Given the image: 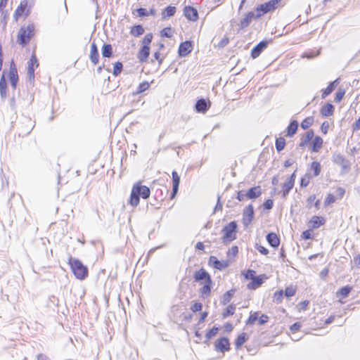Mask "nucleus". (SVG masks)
I'll return each mask as SVG.
<instances>
[{
  "mask_svg": "<svg viewBox=\"0 0 360 360\" xmlns=\"http://www.w3.org/2000/svg\"><path fill=\"white\" fill-rule=\"evenodd\" d=\"M262 195V189L259 186H253L247 191L248 199L254 200Z\"/></svg>",
  "mask_w": 360,
  "mask_h": 360,
  "instance_id": "4be33fe9",
  "label": "nucleus"
},
{
  "mask_svg": "<svg viewBox=\"0 0 360 360\" xmlns=\"http://www.w3.org/2000/svg\"><path fill=\"white\" fill-rule=\"evenodd\" d=\"M202 304L200 302H195L192 307H191V310L193 311V312H196V311H200L202 310Z\"/></svg>",
  "mask_w": 360,
  "mask_h": 360,
  "instance_id": "69168bd1",
  "label": "nucleus"
},
{
  "mask_svg": "<svg viewBox=\"0 0 360 360\" xmlns=\"http://www.w3.org/2000/svg\"><path fill=\"white\" fill-rule=\"evenodd\" d=\"M149 87H150V83L148 82L147 81H144L139 84V85L138 86V87L136 89V91L133 93V95L136 96V95L140 94L144 92L145 91L148 90L149 89Z\"/></svg>",
  "mask_w": 360,
  "mask_h": 360,
  "instance_id": "e433bc0d",
  "label": "nucleus"
},
{
  "mask_svg": "<svg viewBox=\"0 0 360 360\" xmlns=\"http://www.w3.org/2000/svg\"><path fill=\"white\" fill-rule=\"evenodd\" d=\"M285 139L283 137H278L276 139L275 146L278 152L283 150L285 146Z\"/></svg>",
  "mask_w": 360,
  "mask_h": 360,
  "instance_id": "a19ab883",
  "label": "nucleus"
},
{
  "mask_svg": "<svg viewBox=\"0 0 360 360\" xmlns=\"http://www.w3.org/2000/svg\"><path fill=\"white\" fill-rule=\"evenodd\" d=\"M266 277L262 275V276H255L252 280V282H250L248 285V289H250V290H255L256 288H257L258 287H259L262 283H263V280L264 278H265Z\"/></svg>",
  "mask_w": 360,
  "mask_h": 360,
  "instance_id": "cd10ccee",
  "label": "nucleus"
},
{
  "mask_svg": "<svg viewBox=\"0 0 360 360\" xmlns=\"http://www.w3.org/2000/svg\"><path fill=\"white\" fill-rule=\"evenodd\" d=\"M144 33V28L141 25H134L131 28L130 34L137 37L139 36L142 35Z\"/></svg>",
  "mask_w": 360,
  "mask_h": 360,
  "instance_id": "c9c22d12",
  "label": "nucleus"
},
{
  "mask_svg": "<svg viewBox=\"0 0 360 360\" xmlns=\"http://www.w3.org/2000/svg\"><path fill=\"white\" fill-rule=\"evenodd\" d=\"M326 223V219L323 217L313 216L308 221V227L311 229H317Z\"/></svg>",
  "mask_w": 360,
  "mask_h": 360,
  "instance_id": "ddd939ff",
  "label": "nucleus"
},
{
  "mask_svg": "<svg viewBox=\"0 0 360 360\" xmlns=\"http://www.w3.org/2000/svg\"><path fill=\"white\" fill-rule=\"evenodd\" d=\"M314 138V132L312 129L307 131L304 138L300 141L299 146L301 148L306 147L309 143L310 144L311 141Z\"/></svg>",
  "mask_w": 360,
  "mask_h": 360,
  "instance_id": "b1692460",
  "label": "nucleus"
},
{
  "mask_svg": "<svg viewBox=\"0 0 360 360\" xmlns=\"http://www.w3.org/2000/svg\"><path fill=\"white\" fill-rule=\"evenodd\" d=\"M298 128V122L296 120L292 121L287 127V134L288 136H292L295 134Z\"/></svg>",
  "mask_w": 360,
  "mask_h": 360,
  "instance_id": "f704fd0d",
  "label": "nucleus"
},
{
  "mask_svg": "<svg viewBox=\"0 0 360 360\" xmlns=\"http://www.w3.org/2000/svg\"><path fill=\"white\" fill-rule=\"evenodd\" d=\"M267 46V43L266 41H260L255 47L252 49L251 56L252 58H257L262 51L265 49Z\"/></svg>",
  "mask_w": 360,
  "mask_h": 360,
  "instance_id": "5701e85b",
  "label": "nucleus"
},
{
  "mask_svg": "<svg viewBox=\"0 0 360 360\" xmlns=\"http://www.w3.org/2000/svg\"><path fill=\"white\" fill-rule=\"evenodd\" d=\"M233 292H234V291L233 290L226 292L221 298V304L224 305H226V304H228L231 301V300L233 295Z\"/></svg>",
  "mask_w": 360,
  "mask_h": 360,
  "instance_id": "37998d69",
  "label": "nucleus"
},
{
  "mask_svg": "<svg viewBox=\"0 0 360 360\" xmlns=\"http://www.w3.org/2000/svg\"><path fill=\"white\" fill-rule=\"evenodd\" d=\"M39 64L34 53H32L27 62V76L32 81L34 79L35 69L39 67Z\"/></svg>",
  "mask_w": 360,
  "mask_h": 360,
  "instance_id": "1a4fd4ad",
  "label": "nucleus"
},
{
  "mask_svg": "<svg viewBox=\"0 0 360 360\" xmlns=\"http://www.w3.org/2000/svg\"><path fill=\"white\" fill-rule=\"evenodd\" d=\"M209 264L214 267L215 269L221 270L227 266V264L224 262H221L217 259L214 256H211L209 259Z\"/></svg>",
  "mask_w": 360,
  "mask_h": 360,
  "instance_id": "393cba45",
  "label": "nucleus"
},
{
  "mask_svg": "<svg viewBox=\"0 0 360 360\" xmlns=\"http://www.w3.org/2000/svg\"><path fill=\"white\" fill-rule=\"evenodd\" d=\"M0 94L1 97L5 98L7 95V85L6 82V71H4L0 79Z\"/></svg>",
  "mask_w": 360,
  "mask_h": 360,
  "instance_id": "2f4dec72",
  "label": "nucleus"
},
{
  "mask_svg": "<svg viewBox=\"0 0 360 360\" xmlns=\"http://www.w3.org/2000/svg\"><path fill=\"white\" fill-rule=\"evenodd\" d=\"M192 50V43L190 41H185L180 44L178 52L180 56H186Z\"/></svg>",
  "mask_w": 360,
  "mask_h": 360,
  "instance_id": "2eb2a0df",
  "label": "nucleus"
},
{
  "mask_svg": "<svg viewBox=\"0 0 360 360\" xmlns=\"http://www.w3.org/2000/svg\"><path fill=\"white\" fill-rule=\"evenodd\" d=\"M313 176L311 175V173L308 172V173H306L302 178H301V180H300V186L302 187H307L310 181H311V179Z\"/></svg>",
  "mask_w": 360,
  "mask_h": 360,
  "instance_id": "c03bdc74",
  "label": "nucleus"
},
{
  "mask_svg": "<svg viewBox=\"0 0 360 360\" xmlns=\"http://www.w3.org/2000/svg\"><path fill=\"white\" fill-rule=\"evenodd\" d=\"M218 332V328L217 327H213L211 330H210L207 334H206V338L207 339H210L212 338V337L215 336L217 335Z\"/></svg>",
  "mask_w": 360,
  "mask_h": 360,
  "instance_id": "052dcab7",
  "label": "nucleus"
},
{
  "mask_svg": "<svg viewBox=\"0 0 360 360\" xmlns=\"http://www.w3.org/2000/svg\"><path fill=\"white\" fill-rule=\"evenodd\" d=\"M295 172L292 173L288 181L282 185V193L283 197H285L290 191L293 188L295 181Z\"/></svg>",
  "mask_w": 360,
  "mask_h": 360,
  "instance_id": "4468645a",
  "label": "nucleus"
},
{
  "mask_svg": "<svg viewBox=\"0 0 360 360\" xmlns=\"http://www.w3.org/2000/svg\"><path fill=\"white\" fill-rule=\"evenodd\" d=\"M295 292L296 288L295 286L290 285L285 289L284 295L287 297H291L295 295Z\"/></svg>",
  "mask_w": 360,
  "mask_h": 360,
  "instance_id": "09e8293b",
  "label": "nucleus"
},
{
  "mask_svg": "<svg viewBox=\"0 0 360 360\" xmlns=\"http://www.w3.org/2000/svg\"><path fill=\"white\" fill-rule=\"evenodd\" d=\"M237 229V224L236 221H231L225 226L222 230L223 232V241L231 242L236 239Z\"/></svg>",
  "mask_w": 360,
  "mask_h": 360,
  "instance_id": "39448f33",
  "label": "nucleus"
},
{
  "mask_svg": "<svg viewBox=\"0 0 360 360\" xmlns=\"http://www.w3.org/2000/svg\"><path fill=\"white\" fill-rule=\"evenodd\" d=\"M283 297V291L282 290H278L274 292V300L277 303H281L282 302Z\"/></svg>",
  "mask_w": 360,
  "mask_h": 360,
  "instance_id": "864d4df0",
  "label": "nucleus"
},
{
  "mask_svg": "<svg viewBox=\"0 0 360 360\" xmlns=\"http://www.w3.org/2000/svg\"><path fill=\"white\" fill-rule=\"evenodd\" d=\"M255 18H257L256 14L255 15L253 12L250 11L247 13L244 18L240 21L239 26L240 29L246 28Z\"/></svg>",
  "mask_w": 360,
  "mask_h": 360,
  "instance_id": "aec40b11",
  "label": "nucleus"
},
{
  "mask_svg": "<svg viewBox=\"0 0 360 360\" xmlns=\"http://www.w3.org/2000/svg\"><path fill=\"white\" fill-rule=\"evenodd\" d=\"M122 68H123V65H122V63H120V62L115 63L114 65L113 71H112L113 75L115 77L118 76L121 73V72L122 70Z\"/></svg>",
  "mask_w": 360,
  "mask_h": 360,
  "instance_id": "8fccbe9b",
  "label": "nucleus"
},
{
  "mask_svg": "<svg viewBox=\"0 0 360 360\" xmlns=\"http://www.w3.org/2000/svg\"><path fill=\"white\" fill-rule=\"evenodd\" d=\"M244 276L248 280H252L256 276L255 271L254 270L249 269L244 274Z\"/></svg>",
  "mask_w": 360,
  "mask_h": 360,
  "instance_id": "bf43d9fd",
  "label": "nucleus"
},
{
  "mask_svg": "<svg viewBox=\"0 0 360 360\" xmlns=\"http://www.w3.org/2000/svg\"><path fill=\"white\" fill-rule=\"evenodd\" d=\"M136 12L138 13V15L139 17H145L149 15L148 11L143 8H140L136 10Z\"/></svg>",
  "mask_w": 360,
  "mask_h": 360,
  "instance_id": "0e129e2a",
  "label": "nucleus"
},
{
  "mask_svg": "<svg viewBox=\"0 0 360 360\" xmlns=\"http://www.w3.org/2000/svg\"><path fill=\"white\" fill-rule=\"evenodd\" d=\"M89 58L94 65H97L99 61V53L95 42L91 44Z\"/></svg>",
  "mask_w": 360,
  "mask_h": 360,
  "instance_id": "412c9836",
  "label": "nucleus"
},
{
  "mask_svg": "<svg viewBox=\"0 0 360 360\" xmlns=\"http://www.w3.org/2000/svg\"><path fill=\"white\" fill-rule=\"evenodd\" d=\"M274 206V200L272 199H267L263 203L264 209L271 210Z\"/></svg>",
  "mask_w": 360,
  "mask_h": 360,
  "instance_id": "13d9d810",
  "label": "nucleus"
},
{
  "mask_svg": "<svg viewBox=\"0 0 360 360\" xmlns=\"http://www.w3.org/2000/svg\"><path fill=\"white\" fill-rule=\"evenodd\" d=\"M236 307L233 304H231L227 307V308L222 313V316L224 318H226L229 316L233 315L235 312Z\"/></svg>",
  "mask_w": 360,
  "mask_h": 360,
  "instance_id": "de8ad7c7",
  "label": "nucleus"
},
{
  "mask_svg": "<svg viewBox=\"0 0 360 360\" xmlns=\"http://www.w3.org/2000/svg\"><path fill=\"white\" fill-rule=\"evenodd\" d=\"M246 340H247L246 334L245 333L240 334L236 340L235 344H236V348H239L240 347H241L245 342Z\"/></svg>",
  "mask_w": 360,
  "mask_h": 360,
  "instance_id": "49530a36",
  "label": "nucleus"
},
{
  "mask_svg": "<svg viewBox=\"0 0 360 360\" xmlns=\"http://www.w3.org/2000/svg\"><path fill=\"white\" fill-rule=\"evenodd\" d=\"M254 217H255L254 207L252 204H250L248 206H246L243 211V218H242L243 224L245 226H249L253 221Z\"/></svg>",
  "mask_w": 360,
  "mask_h": 360,
  "instance_id": "6e6552de",
  "label": "nucleus"
},
{
  "mask_svg": "<svg viewBox=\"0 0 360 360\" xmlns=\"http://www.w3.org/2000/svg\"><path fill=\"white\" fill-rule=\"evenodd\" d=\"M184 15L189 21L196 22L198 18V12L196 8L191 6H186L184 8Z\"/></svg>",
  "mask_w": 360,
  "mask_h": 360,
  "instance_id": "9b49d317",
  "label": "nucleus"
},
{
  "mask_svg": "<svg viewBox=\"0 0 360 360\" xmlns=\"http://www.w3.org/2000/svg\"><path fill=\"white\" fill-rule=\"evenodd\" d=\"M8 78L11 83L13 89H16L17 83L18 82V75L16 66L13 62L10 64L9 71L8 72Z\"/></svg>",
  "mask_w": 360,
  "mask_h": 360,
  "instance_id": "9d476101",
  "label": "nucleus"
},
{
  "mask_svg": "<svg viewBox=\"0 0 360 360\" xmlns=\"http://www.w3.org/2000/svg\"><path fill=\"white\" fill-rule=\"evenodd\" d=\"M150 55V46L143 45L138 53V58L141 62H146Z\"/></svg>",
  "mask_w": 360,
  "mask_h": 360,
  "instance_id": "a878e982",
  "label": "nucleus"
},
{
  "mask_svg": "<svg viewBox=\"0 0 360 360\" xmlns=\"http://www.w3.org/2000/svg\"><path fill=\"white\" fill-rule=\"evenodd\" d=\"M247 192L244 191H239L237 193L236 199L238 201H244L245 199H248Z\"/></svg>",
  "mask_w": 360,
  "mask_h": 360,
  "instance_id": "4d7b16f0",
  "label": "nucleus"
},
{
  "mask_svg": "<svg viewBox=\"0 0 360 360\" xmlns=\"http://www.w3.org/2000/svg\"><path fill=\"white\" fill-rule=\"evenodd\" d=\"M203 284H204V285L200 290V293L201 295V297H207L210 295L212 282L209 283L207 281L206 283H204Z\"/></svg>",
  "mask_w": 360,
  "mask_h": 360,
  "instance_id": "72a5a7b5",
  "label": "nucleus"
},
{
  "mask_svg": "<svg viewBox=\"0 0 360 360\" xmlns=\"http://www.w3.org/2000/svg\"><path fill=\"white\" fill-rule=\"evenodd\" d=\"M174 29L172 27H167L160 31L162 37L171 38L174 34Z\"/></svg>",
  "mask_w": 360,
  "mask_h": 360,
  "instance_id": "79ce46f5",
  "label": "nucleus"
},
{
  "mask_svg": "<svg viewBox=\"0 0 360 360\" xmlns=\"http://www.w3.org/2000/svg\"><path fill=\"white\" fill-rule=\"evenodd\" d=\"M259 313L258 312H254L250 314V317L246 321L247 326H251L254 324V323L258 319Z\"/></svg>",
  "mask_w": 360,
  "mask_h": 360,
  "instance_id": "3c124183",
  "label": "nucleus"
},
{
  "mask_svg": "<svg viewBox=\"0 0 360 360\" xmlns=\"http://www.w3.org/2000/svg\"><path fill=\"white\" fill-rule=\"evenodd\" d=\"M102 55L103 57L110 58L112 55V46L109 44H105L102 47Z\"/></svg>",
  "mask_w": 360,
  "mask_h": 360,
  "instance_id": "58836bf2",
  "label": "nucleus"
},
{
  "mask_svg": "<svg viewBox=\"0 0 360 360\" xmlns=\"http://www.w3.org/2000/svg\"><path fill=\"white\" fill-rule=\"evenodd\" d=\"M152 39H153V34L149 33V34H147L143 39V45H148L149 46L151 41H152Z\"/></svg>",
  "mask_w": 360,
  "mask_h": 360,
  "instance_id": "e2e57ef3",
  "label": "nucleus"
},
{
  "mask_svg": "<svg viewBox=\"0 0 360 360\" xmlns=\"http://www.w3.org/2000/svg\"><path fill=\"white\" fill-rule=\"evenodd\" d=\"M301 328V324L299 323H295L293 325L290 326V330L292 333H295L300 330Z\"/></svg>",
  "mask_w": 360,
  "mask_h": 360,
  "instance_id": "774afa93",
  "label": "nucleus"
},
{
  "mask_svg": "<svg viewBox=\"0 0 360 360\" xmlns=\"http://www.w3.org/2000/svg\"><path fill=\"white\" fill-rule=\"evenodd\" d=\"M330 124L328 121H324L321 125V131L323 134H326L330 127Z\"/></svg>",
  "mask_w": 360,
  "mask_h": 360,
  "instance_id": "5fc2aeb1",
  "label": "nucleus"
},
{
  "mask_svg": "<svg viewBox=\"0 0 360 360\" xmlns=\"http://www.w3.org/2000/svg\"><path fill=\"white\" fill-rule=\"evenodd\" d=\"M352 288L349 286H345L340 289V290L337 292L338 297H342V298L348 296Z\"/></svg>",
  "mask_w": 360,
  "mask_h": 360,
  "instance_id": "a18cd8bd",
  "label": "nucleus"
},
{
  "mask_svg": "<svg viewBox=\"0 0 360 360\" xmlns=\"http://www.w3.org/2000/svg\"><path fill=\"white\" fill-rule=\"evenodd\" d=\"M320 112L323 117L330 116L334 112V107L330 103H326L321 107Z\"/></svg>",
  "mask_w": 360,
  "mask_h": 360,
  "instance_id": "7c9ffc66",
  "label": "nucleus"
},
{
  "mask_svg": "<svg viewBox=\"0 0 360 360\" xmlns=\"http://www.w3.org/2000/svg\"><path fill=\"white\" fill-rule=\"evenodd\" d=\"M309 172H312L311 175L313 177L318 176L321 174V166L320 162L317 161H314L311 163L309 167Z\"/></svg>",
  "mask_w": 360,
  "mask_h": 360,
  "instance_id": "c756f323",
  "label": "nucleus"
},
{
  "mask_svg": "<svg viewBox=\"0 0 360 360\" xmlns=\"http://www.w3.org/2000/svg\"><path fill=\"white\" fill-rule=\"evenodd\" d=\"M268 320H269L268 316H266L265 314H262L258 319V323L259 325H263V324L266 323L268 321Z\"/></svg>",
  "mask_w": 360,
  "mask_h": 360,
  "instance_id": "338daca9",
  "label": "nucleus"
},
{
  "mask_svg": "<svg viewBox=\"0 0 360 360\" xmlns=\"http://www.w3.org/2000/svg\"><path fill=\"white\" fill-rule=\"evenodd\" d=\"M150 195V188L141 184V181L136 182L132 186L129 204L135 207L140 202V197L143 199H148Z\"/></svg>",
  "mask_w": 360,
  "mask_h": 360,
  "instance_id": "f257e3e1",
  "label": "nucleus"
},
{
  "mask_svg": "<svg viewBox=\"0 0 360 360\" xmlns=\"http://www.w3.org/2000/svg\"><path fill=\"white\" fill-rule=\"evenodd\" d=\"M281 0H270L268 2L262 4L256 8V18H260L265 13L275 11Z\"/></svg>",
  "mask_w": 360,
  "mask_h": 360,
  "instance_id": "20e7f679",
  "label": "nucleus"
},
{
  "mask_svg": "<svg viewBox=\"0 0 360 360\" xmlns=\"http://www.w3.org/2000/svg\"><path fill=\"white\" fill-rule=\"evenodd\" d=\"M176 8L175 6H169L166 7L162 11V18L163 19L170 18L173 16L176 13Z\"/></svg>",
  "mask_w": 360,
  "mask_h": 360,
  "instance_id": "473e14b6",
  "label": "nucleus"
},
{
  "mask_svg": "<svg viewBox=\"0 0 360 360\" xmlns=\"http://www.w3.org/2000/svg\"><path fill=\"white\" fill-rule=\"evenodd\" d=\"M316 195L315 194L309 195L307 199V202L308 203V207H311L314 202L316 200Z\"/></svg>",
  "mask_w": 360,
  "mask_h": 360,
  "instance_id": "680f3d73",
  "label": "nucleus"
},
{
  "mask_svg": "<svg viewBox=\"0 0 360 360\" xmlns=\"http://www.w3.org/2000/svg\"><path fill=\"white\" fill-rule=\"evenodd\" d=\"M323 139L319 136H316L310 142V150L312 152L318 153L323 147Z\"/></svg>",
  "mask_w": 360,
  "mask_h": 360,
  "instance_id": "a211bd4d",
  "label": "nucleus"
},
{
  "mask_svg": "<svg viewBox=\"0 0 360 360\" xmlns=\"http://www.w3.org/2000/svg\"><path fill=\"white\" fill-rule=\"evenodd\" d=\"M211 106V102L201 98L197 101L195 103V111L197 112L205 113Z\"/></svg>",
  "mask_w": 360,
  "mask_h": 360,
  "instance_id": "dca6fc26",
  "label": "nucleus"
},
{
  "mask_svg": "<svg viewBox=\"0 0 360 360\" xmlns=\"http://www.w3.org/2000/svg\"><path fill=\"white\" fill-rule=\"evenodd\" d=\"M35 34V26L30 23L26 26H22L17 36V41L19 44L25 46L27 45Z\"/></svg>",
  "mask_w": 360,
  "mask_h": 360,
  "instance_id": "f03ea898",
  "label": "nucleus"
},
{
  "mask_svg": "<svg viewBox=\"0 0 360 360\" xmlns=\"http://www.w3.org/2000/svg\"><path fill=\"white\" fill-rule=\"evenodd\" d=\"M68 264L75 277L79 280H84L88 276V269L78 259L70 257Z\"/></svg>",
  "mask_w": 360,
  "mask_h": 360,
  "instance_id": "7ed1b4c3",
  "label": "nucleus"
},
{
  "mask_svg": "<svg viewBox=\"0 0 360 360\" xmlns=\"http://www.w3.org/2000/svg\"><path fill=\"white\" fill-rule=\"evenodd\" d=\"M8 18V13L7 11L4 10L0 11V26L4 30L7 25V21Z\"/></svg>",
  "mask_w": 360,
  "mask_h": 360,
  "instance_id": "4c0bfd02",
  "label": "nucleus"
},
{
  "mask_svg": "<svg viewBox=\"0 0 360 360\" xmlns=\"http://www.w3.org/2000/svg\"><path fill=\"white\" fill-rule=\"evenodd\" d=\"M193 278L195 281L200 282L201 284L206 283L207 281L212 283L210 274L204 269H200L195 271Z\"/></svg>",
  "mask_w": 360,
  "mask_h": 360,
  "instance_id": "f8f14e48",
  "label": "nucleus"
},
{
  "mask_svg": "<svg viewBox=\"0 0 360 360\" xmlns=\"http://www.w3.org/2000/svg\"><path fill=\"white\" fill-rule=\"evenodd\" d=\"M338 84L339 81L338 79H337L330 82L326 89H323L321 95L322 98H325L330 94H331L335 89Z\"/></svg>",
  "mask_w": 360,
  "mask_h": 360,
  "instance_id": "bb28decb",
  "label": "nucleus"
},
{
  "mask_svg": "<svg viewBox=\"0 0 360 360\" xmlns=\"http://www.w3.org/2000/svg\"><path fill=\"white\" fill-rule=\"evenodd\" d=\"M314 236L313 230L309 228V229L304 231L302 233V238L304 240H308L312 238Z\"/></svg>",
  "mask_w": 360,
  "mask_h": 360,
  "instance_id": "603ef678",
  "label": "nucleus"
},
{
  "mask_svg": "<svg viewBox=\"0 0 360 360\" xmlns=\"http://www.w3.org/2000/svg\"><path fill=\"white\" fill-rule=\"evenodd\" d=\"M172 192L171 193L170 199H174L178 192L179 186L180 184V176L176 171L172 172Z\"/></svg>",
  "mask_w": 360,
  "mask_h": 360,
  "instance_id": "f3484780",
  "label": "nucleus"
},
{
  "mask_svg": "<svg viewBox=\"0 0 360 360\" xmlns=\"http://www.w3.org/2000/svg\"><path fill=\"white\" fill-rule=\"evenodd\" d=\"M29 14L30 9L28 8V3L27 0H22L15 11L13 19L15 22H18L21 18H23L24 19L26 18Z\"/></svg>",
  "mask_w": 360,
  "mask_h": 360,
  "instance_id": "0eeeda50",
  "label": "nucleus"
},
{
  "mask_svg": "<svg viewBox=\"0 0 360 360\" xmlns=\"http://www.w3.org/2000/svg\"><path fill=\"white\" fill-rule=\"evenodd\" d=\"M266 240L269 244L273 248H276L280 244V239L275 233H269L266 236Z\"/></svg>",
  "mask_w": 360,
  "mask_h": 360,
  "instance_id": "c85d7f7f",
  "label": "nucleus"
},
{
  "mask_svg": "<svg viewBox=\"0 0 360 360\" xmlns=\"http://www.w3.org/2000/svg\"><path fill=\"white\" fill-rule=\"evenodd\" d=\"M314 122V117L312 116H309L302 121L300 126L303 129H307L313 124Z\"/></svg>",
  "mask_w": 360,
  "mask_h": 360,
  "instance_id": "ea45409f",
  "label": "nucleus"
},
{
  "mask_svg": "<svg viewBox=\"0 0 360 360\" xmlns=\"http://www.w3.org/2000/svg\"><path fill=\"white\" fill-rule=\"evenodd\" d=\"M345 90L342 89H339L338 91L335 94V101L336 103H339L343 98L345 96Z\"/></svg>",
  "mask_w": 360,
  "mask_h": 360,
  "instance_id": "6e6d98bb",
  "label": "nucleus"
},
{
  "mask_svg": "<svg viewBox=\"0 0 360 360\" xmlns=\"http://www.w3.org/2000/svg\"><path fill=\"white\" fill-rule=\"evenodd\" d=\"M229 345L230 343L229 339L226 338H222L218 340L216 342L215 349L217 351L224 352L225 351H229L230 349Z\"/></svg>",
  "mask_w": 360,
  "mask_h": 360,
  "instance_id": "6ab92c4d",
  "label": "nucleus"
},
{
  "mask_svg": "<svg viewBox=\"0 0 360 360\" xmlns=\"http://www.w3.org/2000/svg\"><path fill=\"white\" fill-rule=\"evenodd\" d=\"M335 195L333 193H328L325 200L324 205L325 207H328L333 203H335L337 200L342 199L345 194V189L342 187L338 186L335 189Z\"/></svg>",
  "mask_w": 360,
  "mask_h": 360,
  "instance_id": "423d86ee",
  "label": "nucleus"
}]
</instances>
